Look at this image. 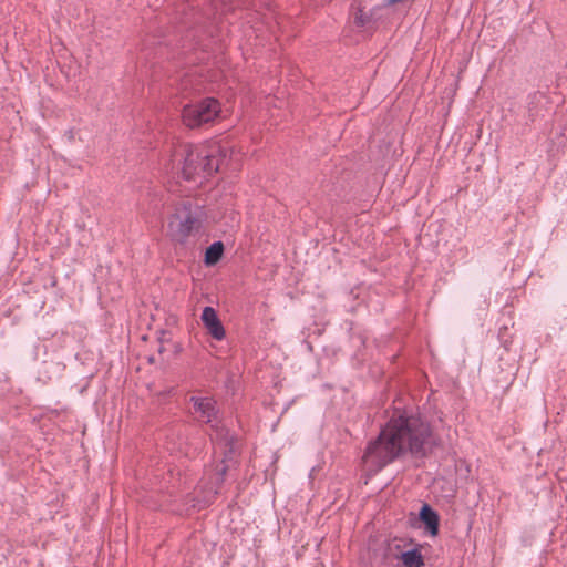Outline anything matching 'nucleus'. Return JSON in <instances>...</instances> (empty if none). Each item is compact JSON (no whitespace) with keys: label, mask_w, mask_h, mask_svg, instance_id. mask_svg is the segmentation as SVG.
<instances>
[{"label":"nucleus","mask_w":567,"mask_h":567,"mask_svg":"<svg viewBox=\"0 0 567 567\" xmlns=\"http://www.w3.org/2000/svg\"><path fill=\"white\" fill-rule=\"evenodd\" d=\"M439 445L431 423L417 409L395 408L378 437L368 444L362 458L369 471L378 473L406 454L425 458Z\"/></svg>","instance_id":"obj_1"},{"label":"nucleus","mask_w":567,"mask_h":567,"mask_svg":"<svg viewBox=\"0 0 567 567\" xmlns=\"http://www.w3.org/2000/svg\"><path fill=\"white\" fill-rule=\"evenodd\" d=\"M182 173L186 181L202 183L218 172L226 159V151L216 142L185 145L182 150Z\"/></svg>","instance_id":"obj_2"},{"label":"nucleus","mask_w":567,"mask_h":567,"mask_svg":"<svg viewBox=\"0 0 567 567\" xmlns=\"http://www.w3.org/2000/svg\"><path fill=\"white\" fill-rule=\"evenodd\" d=\"M206 218L204 206L192 200L181 202L169 217L171 239L176 244L186 245L189 237L202 234Z\"/></svg>","instance_id":"obj_3"},{"label":"nucleus","mask_w":567,"mask_h":567,"mask_svg":"<svg viewBox=\"0 0 567 567\" xmlns=\"http://www.w3.org/2000/svg\"><path fill=\"white\" fill-rule=\"evenodd\" d=\"M220 103L214 97H205L184 106L183 123L189 128H197L213 122L220 113Z\"/></svg>","instance_id":"obj_4"},{"label":"nucleus","mask_w":567,"mask_h":567,"mask_svg":"<svg viewBox=\"0 0 567 567\" xmlns=\"http://www.w3.org/2000/svg\"><path fill=\"white\" fill-rule=\"evenodd\" d=\"M368 2H352L349 10V24L358 32H372L378 20L381 18L380 11L384 4L367 6Z\"/></svg>","instance_id":"obj_5"},{"label":"nucleus","mask_w":567,"mask_h":567,"mask_svg":"<svg viewBox=\"0 0 567 567\" xmlns=\"http://www.w3.org/2000/svg\"><path fill=\"white\" fill-rule=\"evenodd\" d=\"M189 402L193 405L190 411L193 419L200 424H209L214 427L219 412L216 400L212 396L193 395Z\"/></svg>","instance_id":"obj_6"},{"label":"nucleus","mask_w":567,"mask_h":567,"mask_svg":"<svg viewBox=\"0 0 567 567\" xmlns=\"http://www.w3.org/2000/svg\"><path fill=\"white\" fill-rule=\"evenodd\" d=\"M200 319L205 329L215 340L220 341L225 338V328L218 318L217 311L213 307H204Z\"/></svg>","instance_id":"obj_7"},{"label":"nucleus","mask_w":567,"mask_h":567,"mask_svg":"<svg viewBox=\"0 0 567 567\" xmlns=\"http://www.w3.org/2000/svg\"><path fill=\"white\" fill-rule=\"evenodd\" d=\"M419 518L424 524L425 532L434 537L439 534L440 516L431 505L424 503L419 512Z\"/></svg>","instance_id":"obj_8"},{"label":"nucleus","mask_w":567,"mask_h":567,"mask_svg":"<svg viewBox=\"0 0 567 567\" xmlns=\"http://www.w3.org/2000/svg\"><path fill=\"white\" fill-rule=\"evenodd\" d=\"M395 559L401 560V565L399 567H423L425 564L424 556L419 544L403 553H396Z\"/></svg>","instance_id":"obj_9"},{"label":"nucleus","mask_w":567,"mask_h":567,"mask_svg":"<svg viewBox=\"0 0 567 567\" xmlns=\"http://www.w3.org/2000/svg\"><path fill=\"white\" fill-rule=\"evenodd\" d=\"M224 244L220 240L214 241L210 244L205 251L204 256V262L206 266H214L216 265L224 255Z\"/></svg>","instance_id":"obj_10"},{"label":"nucleus","mask_w":567,"mask_h":567,"mask_svg":"<svg viewBox=\"0 0 567 567\" xmlns=\"http://www.w3.org/2000/svg\"><path fill=\"white\" fill-rule=\"evenodd\" d=\"M402 546L400 544L389 543L384 548L383 559L392 558L395 559L396 553H403Z\"/></svg>","instance_id":"obj_11"},{"label":"nucleus","mask_w":567,"mask_h":567,"mask_svg":"<svg viewBox=\"0 0 567 567\" xmlns=\"http://www.w3.org/2000/svg\"><path fill=\"white\" fill-rule=\"evenodd\" d=\"M69 136H70V138L73 137L72 131L69 132Z\"/></svg>","instance_id":"obj_12"}]
</instances>
